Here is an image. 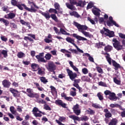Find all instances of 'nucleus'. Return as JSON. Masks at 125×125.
<instances>
[{"label": "nucleus", "mask_w": 125, "mask_h": 125, "mask_svg": "<svg viewBox=\"0 0 125 125\" xmlns=\"http://www.w3.org/2000/svg\"><path fill=\"white\" fill-rule=\"evenodd\" d=\"M39 111L40 110H39V108H38V107H34L32 110V112L33 113H37V112H39Z\"/></svg>", "instance_id": "nucleus-63"}, {"label": "nucleus", "mask_w": 125, "mask_h": 125, "mask_svg": "<svg viewBox=\"0 0 125 125\" xmlns=\"http://www.w3.org/2000/svg\"><path fill=\"white\" fill-rule=\"evenodd\" d=\"M28 4H33V6H34V8L35 9H40V7L37 6V5H36V3H35L33 1H28Z\"/></svg>", "instance_id": "nucleus-35"}, {"label": "nucleus", "mask_w": 125, "mask_h": 125, "mask_svg": "<svg viewBox=\"0 0 125 125\" xmlns=\"http://www.w3.org/2000/svg\"><path fill=\"white\" fill-rule=\"evenodd\" d=\"M38 75H40V76H43L44 74H45V72L44 71H42V68H39L38 71Z\"/></svg>", "instance_id": "nucleus-38"}, {"label": "nucleus", "mask_w": 125, "mask_h": 125, "mask_svg": "<svg viewBox=\"0 0 125 125\" xmlns=\"http://www.w3.org/2000/svg\"><path fill=\"white\" fill-rule=\"evenodd\" d=\"M118 123H119V121L117 118H113L108 123V125H118Z\"/></svg>", "instance_id": "nucleus-19"}, {"label": "nucleus", "mask_w": 125, "mask_h": 125, "mask_svg": "<svg viewBox=\"0 0 125 125\" xmlns=\"http://www.w3.org/2000/svg\"><path fill=\"white\" fill-rule=\"evenodd\" d=\"M31 67L34 72L38 71L39 68H40V65L36 63H32Z\"/></svg>", "instance_id": "nucleus-22"}, {"label": "nucleus", "mask_w": 125, "mask_h": 125, "mask_svg": "<svg viewBox=\"0 0 125 125\" xmlns=\"http://www.w3.org/2000/svg\"><path fill=\"white\" fill-rule=\"evenodd\" d=\"M45 67L49 71L56 70V65H55V63L52 61L48 62V65H45Z\"/></svg>", "instance_id": "nucleus-9"}, {"label": "nucleus", "mask_w": 125, "mask_h": 125, "mask_svg": "<svg viewBox=\"0 0 125 125\" xmlns=\"http://www.w3.org/2000/svg\"><path fill=\"white\" fill-rule=\"evenodd\" d=\"M0 54H2L3 55L4 58H6V57L8 56L7 54V51L5 50H2Z\"/></svg>", "instance_id": "nucleus-36"}, {"label": "nucleus", "mask_w": 125, "mask_h": 125, "mask_svg": "<svg viewBox=\"0 0 125 125\" xmlns=\"http://www.w3.org/2000/svg\"><path fill=\"white\" fill-rule=\"evenodd\" d=\"M60 33L62 35H65L66 36H70V33L67 32L64 29L61 28L60 29Z\"/></svg>", "instance_id": "nucleus-26"}, {"label": "nucleus", "mask_w": 125, "mask_h": 125, "mask_svg": "<svg viewBox=\"0 0 125 125\" xmlns=\"http://www.w3.org/2000/svg\"><path fill=\"white\" fill-rule=\"evenodd\" d=\"M82 81L83 82H90V78L88 76H83L81 78Z\"/></svg>", "instance_id": "nucleus-32"}, {"label": "nucleus", "mask_w": 125, "mask_h": 125, "mask_svg": "<svg viewBox=\"0 0 125 125\" xmlns=\"http://www.w3.org/2000/svg\"><path fill=\"white\" fill-rule=\"evenodd\" d=\"M20 22L21 24H22V25H24V26H27V27H28V29H31V27L30 25V22L25 21L23 20H20Z\"/></svg>", "instance_id": "nucleus-20"}, {"label": "nucleus", "mask_w": 125, "mask_h": 125, "mask_svg": "<svg viewBox=\"0 0 125 125\" xmlns=\"http://www.w3.org/2000/svg\"><path fill=\"white\" fill-rule=\"evenodd\" d=\"M50 88H51V93H55V92H57L56 91V88L53 86H50Z\"/></svg>", "instance_id": "nucleus-45"}, {"label": "nucleus", "mask_w": 125, "mask_h": 125, "mask_svg": "<svg viewBox=\"0 0 125 125\" xmlns=\"http://www.w3.org/2000/svg\"><path fill=\"white\" fill-rule=\"evenodd\" d=\"M113 81H114V83H116V84H118V85L121 84V81L117 79L116 77L113 78Z\"/></svg>", "instance_id": "nucleus-46"}, {"label": "nucleus", "mask_w": 125, "mask_h": 125, "mask_svg": "<svg viewBox=\"0 0 125 125\" xmlns=\"http://www.w3.org/2000/svg\"><path fill=\"white\" fill-rule=\"evenodd\" d=\"M48 13H55V14H57V10L55 9H53L52 8H50L48 10Z\"/></svg>", "instance_id": "nucleus-39"}, {"label": "nucleus", "mask_w": 125, "mask_h": 125, "mask_svg": "<svg viewBox=\"0 0 125 125\" xmlns=\"http://www.w3.org/2000/svg\"><path fill=\"white\" fill-rule=\"evenodd\" d=\"M44 55V53H40L39 55L36 56V58L38 60V62H42L43 63H46V60L44 59L43 56Z\"/></svg>", "instance_id": "nucleus-10"}, {"label": "nucleus", "mask_w": 125, "mask_h": 125, "mask_svg": "<svg viewBox=\"0 0 125 125\" xmlns=\"http://www.w3.org/2000/svg\"><path fill=\"white\" fill-rule=\"evenodd\" d=\"M70 14L71 16H74V17H76V18H79L80 17V15L76 11H73L70 13Z\"/></svg>", "instance_id": "nucleus-30"}, {"label": "nucleus", "mask_w": 125, "mask_h": 125, "mask_svg": "<svg viewBox=\"0 0 125 125\" xmlns=\"http://www.w3.org/2000/svg\"><path fill=\"white\" fill-rule=\"evenodd\" d=\"M99 85H101V86H107L106 83H104L103 82H99Z\"/></svg>", "instance_id": "nucleus-60"}, {"label": "nucleus", "mask_w": 125, "mask_h": 125, "mask_svg": "<svg viewBox=\"0 0 125 125\" xmlns=\"http://www.w3.org/2000/svg\"><path fill=\"white\" fill-rule=\"evenodd\" d=\"M99 22L100 24H102V23H105V21H104V18H100L99 19Z\"/></svg>", "instance_id": "nucleus-62"}, {"label": "nucleus", "mask_w": 125, "mask_h": 125, "mask_svg": "<svg viewBox=\"0 0 125 125\" xmlns=\"http://www.w3.org/2000/svg\"><path fill=\"white\" fill-rule=\"evenodd\" d=\"M97 96L98 97L99 100L102 101L104 99V97H103V95L101 92H99L97 94Z\"/></svg>", "instance_id": "nucleus-37"}, {"label": "nucleus", "mask_w": 125, "mask_h": 125, "mask_svg": "<svg viewBox=\"0 0 125 125\" xmlns=\"http://www.w3.org/2000/svg\"><path fill=\"white\" fill-rule=\"evenodd\" d=\"M16 6L18 7V8H19V9H20V10H23V7H24V9H25L27 11H29V12H31L33 13H36V12L38 11V10L35 9L33 5H31L30 6L31 8H30L27 7V6L25 5V4L18 3Z\"/></svg>", "instance_id": "nucleus-2"}, {"label": "nucleus", "mask_w": 125, "mask_h": 125, "mask_svg": "<svg viewBox=\"0 0 125 125\" xmlns=\"http://www.w3.org/2000/svg\"><path fill=\"white\" fill-rule=\"evenodd\" d=\"M83 0H80L78 1V2H77L76 6H80V7H82L83 6Z\"/></svg>", "instance_id": "nucleus-55"}, {"label": "nucleus", "mask_w": 125, "mask_h": 125, "mask_svg": "<svg viewBox=\"0 0 125 125\" xmlns=\"http://www.w3.org/2000/svg\"><path fill=\"white\" fill-rule=\"evenodd\" d=\"M45 110H48L49 111H51V108L49 107L48 105H47L46 104L44 105V108Z\"/></svg>", "instance_id": "nucleus-50"}, {"label": "nucleus", "mask_w": 125, "mask_h": 125, "mask_svg": "<svg viewBox=\"0 0 125 125\" xmlns=\"http://www.w3.org/2000/svg\"><path fill=\"white\" fill-rule=\"evenodd\" d=\"M11 3L12 5H13V6H17V5L18 4V3L16 0H13L11 1Z\"/></svg>", "instance_id": "nucleus-48"}, {"label": "nucleus", "mask_w": 125, "mask_h": 125, "mask_svg": "<svg viewBox=\"0 0 125 125\" xmlns=\"http://www.w3.org/2000/svg\"><path fill=\"white\" fill-rule=\"evenodd\" d=\"M69 2L70 3H65L67 8H68V9H70V10H76V7L74 5H76L77 0H69Z\"/></svg>", "instance_id": "nucleus-6"}, {"label": "nucleus", "mask_w": 125, "mask_h": 125, "mask_svg": "<svg viewBox=\"0 0 125 125\" xmlns=\"http://www.w3.org/2000/svg\"><path fill=\"white\" fill-rule=\"evenodd\" d=\"M87 20L89 22H90V23H91V24H92V25H95V21L91 19L89 17L87 18Z\"/></svg>", "instance_id": "nucleus-56"}, {"label": "nucleus", "mask_w": 125, "mask_h": 125, "mask_svg": "<svg viewBox=\"0 0 125 125\" xmlns=\"http://www.w3.org/2000/svg\"><path fill=\"white\" fill-rule=\"evenodd\" d=\"M41 14H42V16H44L46 20H49L50 17L52 18V19H53V20H54L55 21L58 19L55 14H52L50 15V14H49L48 12L46 13L41 12Z\"/></svg>", "instance_id": "nucleus-4"}, {"label": "nucleus", "mask_w": 125, "mask_h": 125, "mask_svg": "<svg viewBox=\"0 0 125 125\" xmlns=\"http://www.w3.org/2000/svg\"><path fill=\"white\" fill-rule=\"evenodd\" d=\"M10 111L12 114H15L16 113V110H15L14 106H11L10 107Z\"/></svg>", "instance_id": "nucleus-51"}, {"label": "nucleus", "mask_w": 125, "mask_h": 125, "mask_svg": "<svg viewBox=\"0 0 125 125\" xmlns=\"http://www.w3.org/2000/svg\"><path fill=\"white\" fill-rule=\"evenodd\" d=\"M66 41L67 42H69L74 45V46H76L77 45L75 43V40L72 39L70 37H67L66 38Z\"/></svg>", "instance_id": "nucleus-23"}, {"label": "nucleus", "mask_w": 125, "mask_h": 125, "mask_svg": "<svg viewBox=\"0 0 125 125\" xmlns=\"http://www.w3.org/2000/svg\"><path fill=\"white\" fill-rule=\"evenodd\" d=\"M72 36L73 38H75L78 41H87V39L84 37H83L80 35H78V34L76 33H74L72 34Z\"/></svg>", "instance_id": "nucleus-17"}, {"label": "nucleus", "mask_w": 125, "mask_h": 125, "mask_svg": "<svg viewBox=\"0 0 125 125\" xmlns=\"http://www.w3.org/2000/svg\"><path fill=\"white\" fill-rule=\"evenodd\" d=\"M29 124V122L26 120H24L21 122V125H28Z\"/></svg>", "instance_id": "nucleus-64"}, {"label": "nucleus", "mask_w": 125, "mask_h": 125, "mask_svg": "<svg viewBox=\"0 0 125 125\" xmlns=\"http://www.w3.org/2000/svg\"><path fill=\"white\" fill-rule=\"evenodd\" d=\"M104 113H105L104 116L105 118L110 119V118H112V113L109 111V110L107 108H105L104 110Z\"/></svg>", "instance_id": "nucleus-18"}, {"label": "nucleus", "mask_w": 125, "mask_h": 125, "mask_svg": "<svg viewBox=\"0 0 125 125\" xmlns=\"http://www.w3.org/2000/svg\"><path fill=\"white\" fill-rule=\"evenodd\" d=\"M112 42H114L113 45L117 50H121V49H123V45H121V43L117 40V39L113 38Z\"/></svg>", "instance_id": "nucleus-8"}, {"label": "nucleus", "mask_w": 125, "mask_h": 125, "mask_svg": "<svg viewBox=\"0 0 125 125\" xmlns=\"http://www.w3.org/2000/svg\"><path fill=\"white\" fill-rule=\"evenodd\" d=\"M44 41L45 42H46V43H49L50 42H52V40L48 38L44 39Z\"/></svg>", "instance_id": "nucleus-57"}, {"label": "nucleus", "mask_w": 125, "mask_h": 125, "mask_svg": "<svg viewBox=\"0 0 125 125\" xmlns=\"http://www.w3.org/2000/svg\"><path fill=\"white\" fill-rule=\"evenodd\" d=\"M105 95L106 96V98L109 99L111 101H114L116 94L114 92H111V91L106 90L104 92Z\"/></svg>", "instance_id": "nucleus-7"}, {"label": "nucleus", "mask_w": 125, "mask_h": 125, "mask_svg": "<svg viewBox=\"0 0 125 125\" xmlns=\"http://www.w3.org/2000/svg\"><path fill=\"white\" fill-rule=\"evenodd\" d=\"M106 25L108 26V27H111V26H115V27H117L119 28L120 25L117 22H116L114 21H106Z\"/></svg>", "instance_id": "nucleus-15"}, {"label": "nucleus", "mask_w": 125, "mask_h": 125, "mask_svg": "<svg viewBox=\"0 0 125 125\" xmlns=\"http://www.w3.org/2000/svg\"><path fill=\"white\" fill-rule=\"evenodd\" d=\"M67 74L69 77V78L71 81H74L77 77H78V74L76 73H73V71L69 69H66Z\"/></svg>", "instance_id": "nucleus-11"}, {"label": "nucleus", "mask_w": 125, "mask_h": 125, "mask_svg": "<svg viewBox=\"0 0 125 125\" xmlns=\"http://www.w3.org/2000/svg\"><path fill=\"white\" fill-rule=\"evenodd\" d=\"M0 39L2 42H7V38L5 37V36H1Z\"/></svg>", "instance_id": "nucleus-59"}, {"label": "nucleus", "mask_w": 125, "mask_h": 125, "mask_svg": "<svg viewBox=\"0 0 125 125\" xmlns=\"http://www.w3.org/2000/svg\"><path fill=\"white\" fill-rule=\"evenodd\" d=\"M53 30L55 31V32L56 33V34H57V35H60V31H59V29L58 28H57V27H56L55 26L54 27Z\"/></svg>", "instance_id": "nucleus-47"}, {"label": "nucleus", "mask_w": 125, "mask_h": 125, "mask_svg": "<svg viewBox=\"0 0 125 125\" xmlns=\"http://www.w3.org/2000/svg\"><path fill=\"white\" fill-rule=\"evenodd\" d=\"M113 48V47H112V46H110L109 45H107V46L104 47V51H105L106 52H110V51H111V50H112Z\"/></svg>", "instance_id": "nucleus-28"}, {"label": "nucleus", "mask_w": 125, "mask_h": 125, "mask_svg": "<svg viewBox=\"0 0 125 125\" xmlns=\"http://www.w3.org/2000/svg\"><path fill=\"white\" fill-rule=\"evenodd\" d=\"M2 84L3 87H5L6 88H9V87H10V85H11V83H10L9 81L5 79L2 82Z\"/></svg>", "instance_id": "nucleus-14"}, {"label": "nucleus", "mask_w": 125, "mask_h": 125, "mask_svg": "<svg viewBox=\"0 0 125 125\" xmlns=\"http://www.w3.org/2000/svg\"><path fill=\"white\" fill-rule=\"evenodd\" d=\"M82 73H83L84 75H86V74H88V70H87L86 68H84L82 69Z\"/></svg>", "instance_id": "nucleus-52"}, {"label": "nucleus", "mask_w": 125, "mask_h": 125, "mask_svg": "<svg viewBox=\"0 0 125 125\" xmlns=\"http://www.w3.org/2000/svg\"><path fill=\"white\" fill-rule=\"evenodd\" d=\"M104 55H106L105 56V58L109 65H112V59L110 57V54L108 53H104Z\"/></svg>", "instance_id": "nucleus-21"}, {"label": "nucleus", "mask_w": 125, "mask_h": 125, "mask_svg": "<svg viewBox=\"0 0 125 125\" xmlns=\"http://www.w3.org/2000/svg\"><path fill=\"white\" fill-rule=\"evenodd\" d=\"M39 79L41 83H42L44 84H46V83H48V81L44 77H40Z\"/></svg>", "instance_id": "nucleus-27"}, {"label": "nucleus", "mask_w": 125, "mask_h": 125, "mask_svg": "<svg viewBox=\"0 0 125 125\" xmlns=\"http://www.w3.org/2000/svg\"><path fill=\"white\" fill-rule=\"evenodd\" d=\"M26 92L27 93V96L30 98H34V97H35V98L38 99L40 97V95L37 93H34L33 89H31L30 88H27L26 89Z\"/></svg>", "instance_id": "nucleus-5"}, {"label": "nucleus", "mask_w": 125, "mask_h": 125, "mask_svg": "<svg viewBox=\"0 0 125 125\" xmlns=\"http://www.w3.org/2000/svg\"><path fill=\"white\" fill-rule=\"evenodd\" d=\"M9 91L13 94V96L14 97H16V98H18V97H20V92L15 89L13 88H10Z\"/></svg>", "instance_id": "nucleus-12"}, {"label": "nucleus", "mask_w": 125, "mask_h": 125, "mask_svg": "<svg viewBox=\"0 0 125 125\" xmlns=\"http://www.w3.org/2000/svg\"><path fill=\"white\" fill-rule=\"evenodd\" d=\"M73 112L77 115V116H79L80 115V114H81V109L74 110H73Z\"/></svg>", "instance_id": "nucleus-53"}, {"label": "nucleus", "mask_w": 125, "mask_h": 125, "mask_svg": "<svg viewBox=\"0 0 125 125\" xmlns=\"http://www.w3.org/2000/svg\"><path fill=\"white\" fill-rule=\"evenodd\" d=\"M112 65L114 67L115 71H118L119 69H122V66L120 64L118 63L116 61L112 60Z\"/></svg>", "instance_id": "nucleus-16"}, {"label": "nucleus", "mask_w": 125, "mask_h": 125, "mask_svg": "<svg viewBox=\"0 0 125 125\" xmlns=\"http://www.w3.org/2000/svg\"><path fill=\"white\" fill-rule=\"evenodd\" d=\"M54 7L56 10H59L60 9V5H59V3L56 2L54 3Z\"/></svg>", "instance_id": "nucleus-43"}, {"label": "nucleus", "mask_w": 125, "mask_h": 125, "mask_svg": "<svg viewBox=\"0 0 125 125\" xmlns=\"http://www.w3.org/2000/svg\"><path fill=\"white\" fill-rule=\"evenodd\" d=\"M34 116L36 117V118H38V117H39L41 118L42 115L39 112V113H33Z\"/></svg>", "instance_id": "nucleus-54"}, {"label": "nucleus", "mask_w": 125, "mask_h": 125, "mask_svg": "<svg viewBox=\"0 0 125 125\" xmlns=\"http://www.w3.org/2000/svg\"><path fill=\"white\" fill-rule=\"evenodd\" d=\"M74 25L77 28L79 32L82 33V34H83L85 37H86L87 38H91L92 35L90 34L89 32L84 31H86V30L88 29V27L86 25H81L76 21H74Z\"/></svg>", "instance_id": "nucleus-1"}, {"label": "nucleus", "mask_w": 125, "mask_h": 125, "mask_svg": "<svg viewBox=\"0 0 125 125\" xmlns=\"http://www.w3.org/2000/svg\"><path fill=\"white\" fill-rule=\"evenodd\" d=\"M55 103L58 106H61L62 108H67L66 107L67 104H66V103H64V102H63V101L61 100H59V99L56 100L55 101Z\"/></svg>", "instance_id": "nucleus-13"}, {"label": "nucleus", "mask_w": 125, "mask_h": 125, "mask_svg": "<svg viewBox=\"0 0 125 125\" xmlns=\"http://www.w3.org/2000/svg\"><path fill=\"white\" fill-rule=\"evenodd\" d=\"M96 69L99 74H103V70L102 69V68H101V67L97 66L96 67Z\"/></svg>", "instance_id": "nucleus-49"}, {"label": "nucleus", "mask_w": 125, "mask_h": 125, "mask_svg": "<svg viewBox=\"0 0 125 125\" xmlns=\"http://www.w3.org/2000/svg\"><path fill=\"white\" fill-rule=\"evenodd\" d=\"M80 121H82V122H86L88 121V117L86 116L81 117L80 118Z\"/></svg>", "instance_id": "nucleus-40"}, {"label": "nucleus", "mask_w": 125, "mask_h": 125, "mask_svg": "<svg viewBox=\"0 0 125 125\" xmlns=\"http://www.w3.org/2000/svg\"><path fill=\"white\" fill-rule=\"evenodd\" d=\"M96 46L98 48H101L102 46H105V44H104V42H99L96 43Z\"/></svg>", "instance_id": "nucleus-31"}, {"label": "nucleus", "mask_w": 125, "mask_h": 125, "mask_svg": "<svg viewBox=\"0 0 125 125\" xmlns=\"http://www.w3.org/2000/svg\"><path fill=\"white\" fill-rule=\"evenodd\" d=\"M17 56L18 58H24L26 57V55L22 52H19L17 54Z\"/></svg>", "instance_id": "nucleus-29"}, {"label": "nucleus", "mask_w": 125, "mask_h": 125, "mask_svg": "<svg viewBox=\"0 0 125 125\" xmlns=\"http://www.w3.org/2000/svg\"><path fill=\"white\" fill-rule=\"evenodd\" d=\"M69 118H70V119H72L74 121H78V122L81 121V118L75 115H70L69 116Z\"/></svg>", "instance_id": "nucleus-25"}, {"label": "nucleus", "mask_w": 125, "mask_h": 125, "mask_svg": "<svg viewBox=\"0 0 125 125\" xmlns=\"http://www.w3.org/2000/svg\"><path fill=\"white\" fill-rule=\"evenodd\" d=\"M70 51H71L73 53H75V54H78V51L76 49L70 48L69 49Z\"/></svg>", "instance_id": "nucleus-61"}, {"label": "nucleus", "mask_w": 125, "mask_h": 125, "mask_svg": "<svg viewBox=\"0 0 125 125\" xmlns=\"http://www.w3.org/2000/svg\"><path fill=\"white\" fill-rule=\"evenodd\" d=\"M0 22H2V23L4 24L5 27H7V26L9 25V21L7 20L4 19V18H0Z\"/></svg>", "instance_id": "nucleus-24"}, {"label": "nucleus", "mask_w": 125, "mask_h": 125, "mask_svg": "<svg viewBox=\"0 0 125 125\" xmlns=\"http://www.w3.org/2000/svg\"><path fill=\"white\" fill-rule=\"evenodd\" d=\"M92 7H93V3L89 2L86 7V9H90V8H92Z\"/></svg>", "instance_id": "nucleus-44"}, {"label": "nucleus", "mask_w": 125, "mask_h": 125, "mask_svg": "<svg viewBox=\"0 0 125 125\" xmlns=\"http://www.w3.org/2000/svg\"><path fill=\"white\" fill-rule=\"evenodd\" d=\"M51 57H52V55H51L49 53H48L45 55L44 58H45L46 61H47L50 60L51 59Z\"/></svg>", "instance_id": "nucleus-33"}, {"label": "nucleus", "mask_w": 125, "mask_h": 125, "mask_svg": "<svg viewBox=\"0 0 125 125\" xmlns=\"http://www.w3.org/2000/svg\"><path fill=\"white\" fill-rule=\"evenodd\" d=\"M64 98L65 100H67V101H69L70 102L73 101V98H72L71 97H66Z\"/></svg>", "instance_id": "nucleus-58"}, {"label": "nucleus", "mask_w": 125, "mask_h": 125, "mask_svg": "<svg viewBox=\"0 0 125 125\" xmlns=\"http://www.w3.org/2000/svg\"><path fill=\"white\" fill-rule=\"evenodd\" d=\"M92 12H93V14H94L95 16H97V17L100 16V13L95 9H92Z\"/></svg>", "instance_id": "nucleus-34"}, {"label": "nucleus", "mask_w": 125, "mask_h": 125, "mask_svg": "<svg viewBox=\"0 0 125 125\" xmlns=\"http://www.w3.org/2000/svg\"><path fill=\"white\" fill-rule=\"evenodd\" d=\"M103 30H100V33L102 35H104V34L105 36L109 37V38H113L115 37V33L114 31H110L109 29L105 27L103 28Z\"/></svg>", "instance_id": "nucleus-3"}, {"label": "nucleus", "mask_w": 125, "mask_h": 125, "mask_svg": "<svg viewBox=\"0 0 125 125\" xmlns=\"http://www.w3.org/2000/svg\"><path fill=\"white\" fill-rule=\"evenodd\" d=\"M87 113L90 115H94V114H95V111L91 108H88V110H87Z\"/></svg>", "instance_id": "nucleus-41"}, {"label": "nucleus", "mask_w": 125, "mask_h": 125, "mask_svg": "<svg viewBox=\"0 0 125 125\" xmlns=\"http://www.w3.org/2000/svg\"><path fill=\"white\" fill-rule=\"evenodd\" d=\"M15 16H16V15L14 13H9V19H13V18H15Z\"/></svg>", "instance_id": "nucleus-42"}]
</instances>
